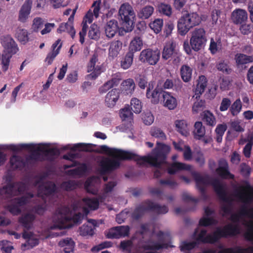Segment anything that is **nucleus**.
Masks as SVG:
<instances>
[{"label": "nucleus", "instance_id": "4", "mask_svg": "<svg viewBox=\"0 0 253 253\" xmlns=\"http://www.w3.org/2000/svg\"><path fill=\"white\" fill-rule=\"evenodd\" d=\"M1 43L4 49V53L1 57L2 70L6 72L9 67L10 59L12 55L18 50V47L14 40L9 36H3L1 39Z\"/></svg>", "mask_w": 253, "mask_h": 253}, {"label": "nucleus", "instance_id": "57", "mask_svg": "<svg viewBox=\"0 0 253 253\" xmlns=\"http://www.w3.org/2000/svg\"><path fill=\"white\" fill-rule=\"evenodd\" d=\"M78 184L75 180H69L62 182L61 187L67 191H70L75 189Z\"/></svg>", "mask_w": 253, "mask_h": 253}, {"label": "nucleus", "instance_id": "55", "mask_svg": "<svg viewBox=\"0 0 253 253\" xmlns=\"http://www.w3.org/2000/svg\"><path fill=\"white\" fill-rule=\"evenodd\" d=\"M16 36L18 40L23 43H26L29 41L28 33L26 29H18L16 33Z\"/></svg>", "mask_w": 253, "mask_h": 253}, {"label": "nucleus", "instance_id": "25", "mask_svg": "<svg viewBox=\"0 0 253 253\" xmlns=\"http://www.w3.org/2000/svg\"><path fill=\"white\" fill-rule=\"evenodd\" d=\"M176 44L173 42H169L165 45L162 52V58L167 60L172 57H174L177 53L176 49Z\"/></svg>", "mask_w": 253, "mask_h": 253}, {"label": "nucleus", "instance_id": "9", "mask_svg": "<svg viewBox=\"0 0 253 253\" xmlns=\"http://www.w3.org/2000/svg\"><path fill=\"white\" fill-rule=\"evenodd\" d=\"M26 189V186L22 182L9 183L0 189V197L2 199L11 198L18 194L23 193Z\"/></svg>", "mask_w": 253, "mask_h": 253}, {"label": "nucleus", "instance_id": "30", "mask_svg": "<svg viewBox=\"0 0 253 253\" xmlns=\"http://www.w3.org/2000/svg\"><path fill=\"white\" fill-rule=\"evenodd\" d=\"M121 90L126 95H131L134 91L135 84L132 79L124 80L121 84Z\"/></svg>", "mask_w": 253, "mask_h": 253}, {"label": "nucleus", "instance_id": "54", "mask_svg": "<svg viewBox=\"0 0 253 253\" xmlns=\"http://www.w3.org/2000/svg\"><path fill=\"white\" fill-rule=\"evenodd\" d=\"M88 37L93 40H97L100 37V32L98 26L96 24H92L88 31Z\"/></svg>", "mask_w": 253, "mask_h": 253}, {"label": "nucleus", "instance_id": "26", "mask_svg": "<svg viewBox=\"0 0 253 253\" xmlns=\"http://www.w3.org/2000/svg\"><path fill=\"white\" fill-rule=\"evenodd\" d=\"M223 190L224 191L223 198L220 196L218 197L221 201L226 203L227 205L222 206L221 208V211L225 214H231L232 211V202L233 200L228 196V193L225 187L223 188Z\"/></svg>", "mask_w": 253, "mask_h": 253}, {"label": "nucleus", "instance_id": "49", "mask_svg": "<svg viewBox=\"0 0 253 253\" xmlns=\"http://www.w3.org/2000/svg\"><path fill=\"white\" fill-rule=\"evenodd\" d=\"M217 69L224 74L229 75L231 73L232 70L228 64V62L225 60L220 61L216 66Z\"/></svg>", "mask_w": 253, "mask_h": 253}, {"label": "nucleus", "instance_id": "19", "mask_svg": "<svg viewBox=\"0 0 253 253\" xmlns=\"http://www.w3.org/2000/svg\"><path fill=\"white\" fill-rule=\"evenodd\" d=\"M231 19L234 24L244 23L248 19L247 12L243 9L237 8L232 12Z\"/></svg>", "mask_w": 253, "mask_h": 253}, {"label": "nucleus", "instance_id": "11", "mask_svg": "<svg viewBox=\"0 0 253 253\" xmlns=\"http://www.w3.org/2000/svg\"><path fill=\"white\" fill-rule=\"evenodd\" d=\"M161 53L158 49L153 50L148 48L142 50L139 56V60L144 64L155 65L158 62Z\"/></svg>", "mask_w": 253, "mask_h": 253}, {"label": "nucleus", "instance_id": "31", "mask_svg": "<svg viewBox=\"0 0 253 253\" xmlns=\"http://www.w3.org/2000/svg\"><path fill=\"white\" fill-rule=\"evenodd\" d=\"M142 46L143 41L141 37L135 36L129 44L128 52L134 55L135 52L141 49Z\"/></svg>", "mask_w": 253, "mask_h": 253}, {"label": "nucleus", "instance_id": "51", "mask_svg": "<svg viewBox=\"0 0 253 253\" xmlns=\"http://www.w3.org/2000/svg\"><path fill=\"white\" fill-rule=\"evenodd\" d=\"M242 105L240 99H237L231 105L230 112L232 116H237L241 111Z\"/></svg>", "mask_w": 253, "mask_h": 253}, {"label": "nucleus", "instance_id": "63", "mask_svg": "<svg viewBox=\"0 0 253 253\" xmlns=\"http://www.w3.org/2000/svg\"><path fill=\"white\" fill-rule=\"evenodd\" d=\"M194 155L195 161L197 163L201 166L204 165L205 160L204 155L200 149L194 151Z\"/></svg>", "mask_w": 253, "mask_h": 253}, {"label": "nucleus", "instance_id": "58", "mask_svg": "<svg viewBox=\"0 0 253 253\" xmlns=\"http://www.w3.org/2000/svg\"><path fill=\"white\" fill-rule=\"evenodd\" d=\"M131 110L136 114L141 112L142 109L141 103L136 98H132L130 101Z\"/></svg>", "mask_w": 253, "mask_h": 253}, {"label": "nucleus", "instance_id": "14", "mask_svg": "<svg viewBox=\"0 0 253 253\" xmlns=\"http://www.w3.org/2000/svg\"><path fill=\"white\" fill-rule=\"evenodd\" d=\"M155 83L154 81H151L148 84L146 91V97L150 99L152 103L156 104L159 102L161 95L163 96L164 92H166L161 87L157 86L153 90Z\"/></svg>", "mask_w": 253, "mask_h": 253}, {"label": "nucleus", "instance_id": "6", "mask_svg": "<svg viewBox=\"0 0 253 253\" xmlns=\"http://www.w3.org/2000/svg\"><path fill=\"white\" fill-rule=\"evenodd\" d=\"M59 154V150L56 148L45 149L44 147L39 146L33 149L32 152L26 158V161L42 162L44 160L45 157L47 160L52 161Z\"/></svg>", "mask_w": 253, "mask_h": 253}, {"label": "nucleus", "instance_id": "15", "mask_svg": "<svg viewBox=\"0 0 253 253\" xmlns=\"http://www.w3.org/2000/svg\"><path fill=\"white\" fill-rule=\"evenodd\" d=\"M216 173L223 179H233L234 175L229 170V165L227 161L223 158L218 161V167L215 169Z\"/></svg>", "mask_w": 253, "mask_h": 253}, {"label": "nucleus", "instance_id": "8", "mask_svg": "<svg viewBox=\"0 0 253 253\" xmlns=\"http://www.w3.org/2000/svg\"><path fill=\"white\" fill-rule=\"evenodd\" d=\"M240 233L238 225L231 224L225 226L222 229L218 228L212 234H209V244H213L222 237L227 236H235Z\"/></svg>", "mask_w": 253, "mask_h": 253}, {"label": "nucleus", "instance_id": "22", "mask_svg": "<svg viewBox=\"0 0 253 253\" xmlns=\"http://www.w3.org/2000/svg\"><path fill=\"white\" fill-rule=\"evenodd\" d=\"M148 203V200H147L136 207L131 215L133 219H139L144 215L146 212L150 211Z\"/></svg>", "mask_w": 253, "mask_h": 253}, {"label": "nucleus", "instance_id": "23", "mask_svg": "<svg viewBox=\"0 0 253 253\" xmlns=\"http://www.w3.org/2000/svg\"><path fill=\"white\" fill-rule=\"evenodd\" d=\"M60 42L61 40L58 39L52 44V51L47 54L44 60V62L47 63V65H51L55 58L59 54L60 50L62 47V43H60Z\"/></svg>", "mask_w": 253, "mask_h": 253}, {"label": "nucleus", "instance_id": "60", "mask_svg": "<svg viewBox=\"0 0 253 253\" xmlns=\"http://www.w3.org/2000/svg\"><path fill=\"white\" fill-rule=\"evenodd\" d=\"M146 28V23L144 21L138 22L136 24V29L135 30V36L141 37L144 33Z\"/></svg>", "mask_w": 253, "mask_h": 253}, {"label": "nucleus", "instance_id": "10", "mask_svg": "<svg viewBox=\"0 0 253 253\" xmlns=\"http://www.w3.org/2000/svg\"><path fill=\"white\" fill-rule=\"evenodd\" d=\"M34 196L32 193L28 192L25 196L12 199L5 208L13 215H18L21 212L20 207L27 205Z\"/></svg>", "mask_w": 253, "mask_h": 253}, {"label": "nucleus", "instance_id": "43", "mask_svg": "<svg viewBox=\"0 0 253 253\" xmlns=\"http://www.w3.org/2000/svg\"><path fill=\"white\" fill-rule=\"evenodd\" d=\"M192 69L187 65H183L180 68V75L184 82H188L192 77Z\"/></svg>", "mask_w": 253, "mask_h": 253}, {"label": "nucleus", "instance_id": "39", "mask_svg": "<svg viewBox=\"0 0 253 253\" xmlns=\"http://www.w3.org/2000/svg\"><path fill=\"white\" fill-rule=\"evenodd\" d=\"M133 113L129 106H126L120 111V116L123 121H127L131 123L133 121Z\"/></svg>", "mask_w": 253, "mask_h": 253}, {"label": "nucleus", "instance_id": "16", "mask_svg": "<svg viewBox=\"0 0 253 253\" xmlns=\"http://www.w3.org/2000/svg\"><path fill=\"white\" fill-rule=\"evenodd\" d=\"M119 160H122L114 157V159L106 158L100 162V172L105 174L111 172L118 168L120 166Z\"/></svg>", "mask_w": 253, "mask_h": 253}, {"label": "nucleus", "instance_id": "56", "mask_svg": "<svg viewBox=\"0 0 253 253\" xmlns=\"http://www.w3.org/2000/svg\"><path fill=\"white\" fill-rule=\"evenodd\" d=\"M150 133L152 136L161 139L162 140L166 139L165 133L160 128L153 127L151 128Z\"/></svg>", "mask_w": 253, "mask_h": 253}, {"label": "nucleus", "instance_id": "33", "mask_svg": "<svg viewBox=\"0 0 253 253\" xmlns=\"http://www.w3.org/2000/svg\"><path fill=\"white\" fill-rule=\"evenodd\" d=\"M11 167L14 169H22L26 165V161L21 157L17 155H13L10 158Z\"/></svg>", "mask_w": 253, "mask_h": 253}, {"label": "nucleus", "instance_id": "61", "mask_svg": "<svg viewBox=\"0 0 253 253\" xmlns=\"http://www.w3.org/2000/svg\"><path fill=\"white\" fill-rule=\"evenodd\" d=\"M121 80V75L120 73H118L113 75L112 79L108 81L107 83L110 85V87L113 88L118 86Z\"/></svg>", "mask_w": 253, "mask_h": 253}, {"label": "nucleus", "instance_id": "29", "mask_svg": "<svg viewBox=\"0 0 253 253\" xmlns=\"http://www.w3.org/2000/svg\"><path fill=\"white\" fill-rule=\"evenodd\" d=\"M123 43L119 40L112 41L109 48V57L114 59L119 55L122 49Z\"/></svg>", "mask_w": 253, "mask_h": 253}, {"label": "nucleus", "instance_id": "1", "mask_svg": "<svg viewBox=\"0 0 253 253\" xmlns=\"http://www.w3.org/2000/svg\"><path fill=\"white\" fill-rule=\"evenodd\" d=\"M96 146V145L91 143H79L75 144L71 150L105 153L113 155L116 158L121 160H133L140 165L145 163H148L151 166L158 169L161 168V165L166 163L167 155L170 150L169 146L160 142H157V146L152 150V155L140 156L129 151L110 148L106 145H101L99 149H94L93 148Z\"/></svg>", "mask_w": 253, "mask_h": 253}, {"label": "nucleus", "instance_id": "5", "mask_svg": "<svg viewBox=\"0 0 253 253\" xmlns=\"http://www.w3.org/2000/svg\"><path fill=\"white\" fill-rule=\"evenodd\" d=\"M135 17L133 9L128 3H124L121 5L119 10V19L126 32H130L133 29Z\"/></svg>", "mask_w": 253, "mask_h": 253}, {"label": "nucleus", "instance_id": "42", "mask_svg": "<svg viewBox=\"0 0 253 253\" xmlns=\"http://www.w3.org/2000/svg\"><path fill=\"white\" fill-rule=\"evenodd\" d=\"M154 11V8L152 6L146 5L140 10L137 15L139 18L147 19L152 15Z\"/></svg>", "mask_w": 253, "mask_h": 253}, {"label": "nucleus", "instance_id": "18", "mask_svg": "<svg viewBox=\"0 0 253 253\" xmlns=\"http://www.w3.org/2000/svg\"><path fill=\"white\" fill-rule=\"evenodd\" d=\"M121 93L119 88H113L109 91L105 97V104L109 108H113L118 101Z\"/></svg>", "mask_w": 253, "mask_h": 253}, {"label": "nucleus", "instance_id": "20", "mask_svg": "<svg viewBox=\"0 0 253 253\" xmlns=\"http://www.w3.org/2000/svg\"><path fill=\"white\" fill-rule=\"evenodd\" d=\"M32 0H26L19 12L18 20L22 23H25L28 20L32 5Z\"/></svg>", "mask_w": 253, "mask_h": 253}, {"label": "nucleus", "instance_id": "37", "mask_svg": "<svg viewBox=\"0 0 253 253\" xmlns=\"http://www.w3.org/2000/svg\"><path fill=\"white\" fill-rule=\"evenodd\" d=\"M198 229H195L193 236H196V241L197 244L202 243L204 244L209 243V234L206 236L207 231L206 229H202L200 233L197 234Z\"/></svg>", "mask_w": 253, "mask_h": 253}, {"label": "nucleus", "instance_id": "52", "mask_svg": "<svg viewBox=\"0 0 253 253\" xmlns=\"http://www.w3.org/2000/svg\"><path fill=\"white\" fill-rule=\"evenodd\" d=\"M56 190V185L52 182H48L43 186V192L46 196H49L53 194Z\"/></svg>", "mask_w": 253, "mask_h": 253}, {"label": "nucleus", "instance_id": "40", "mask_svg": "<svg viewBox=\"0 0 253 253\" xmlns=\"http://www.w3.org/2000/svg\"><path fill=\"white\" fill-rule=\"evenodd\" d=\"M203 121L207 125L214 126L216 125V120L214 116L209 111H205L201 115Z\"/></svg>", "mask_w": 253, "mask_h": 253}, {"label": "nucleus", "instance_id": "35", "mask_svg": "<svg viewBox=\"0 0 253 253\" xmlns=\"http://www.w3.org/2000/svg\"><path fill=\"white\" fill-rule=\"evenodd\" d=\"M153 245H143L142 246V249L145 251H159L163 249H168V248L174 247L172 245H169L168 243L159 242H153Z\"/></svg>", "mask_w": 253, "mask_h": 253}, {"label": "nucleus", "instance_id": "44", "mask_svg": "<svg viewBox=\"0 0 253 253\" xmlns=\"http://www.w3.org/2000/svg\"><path fill=\"white\" fill-rule=\"evenodd\" d=\"M157 10L161 14L169 17L172 14V7L169 4L161 2L158 4Z\"/></svg>", "mask_w": 253, "mask_h": 253}, {"label": "nucleus", "instance_id": "24", "mask_svg": "<svg viewBox=\"0 0 253 253\" xmlns=\"http://www.w3.org/2000/svg\"><path fill=\"white\" fill-rule=\"evenodd\" d=\"M35 219L36 216L34 214L27 213L19 217L18 222L24 229L29 230L33 226Z\"/></svg>", "mask_w": 253, "mask_h": 253}, {"label": "nucleus", "instance_id": "59", "mask_svg": "<svg viewBox=\"0 0 253 253\" xmlns=\"http://www.w3.org/2000/svg\"><path fill=\"white\" fill-rule=\"evenodd\" d=\"M94 228L88 225L84 224L80 228V234L82 236L90 235L94 234Z\"/></svg>", "mask_w": 253, "mask_h": 253}, {"label": "nucleus", "instance_id": "36", "mask_svg": "<svg viewBox=\"0 0 253 253\" xmlns=\"http://www.w3.org/2000/svg\"><path fill=\"white\" fill-rule=\"evenodd\" d=\"M103 198L102 196L98 198H86L83 199V202L91 210H97L99 206V202H102Z\"/></svg>", "mask_w": 253, "mask_h": 253}, {"label": "nucleus", "instance_id": "46", "mask_svg": "<svg viewBox=\"0 0 253 253\" xmlns=\"http://www.w3.org/2000/svg\"><path fill=\"white\" fill-rule=\"evenodd\" d=\"M245 142H248L243 149V153L246 158H249L251 156L252 148L253 145V135L249 134L247 138L244 139Z\"/></svg>", "mask_w": 253, "mask_h": 253}, {"label": "nucleus", "instance_id": "50", "mask_svg": "<svg viewBox=\"0 0 253 253\" xmlns=\"http://www.w3.org/2000/svg\"><path fill=\"white\" fill-rule=\"evenodd\" d=\"M175 124L177 130L182 135L186 136L188 133V128L186 121L184 120H177Z\"/></svg>", "mask_w": 253, "mask_h": 253}, {"label": "nucleus", "instance_id": "12", "mask_svg": "<svg viewBox=\"0 0 253 253\" xmlns=\"http://www.w3.org/2000/svg\"><path fill=\"white\" fill-rule=\"evenodd\" d=\"M253 187L246 182L244 186H241L235 190V196L245 204H250L253 200Z\"/></svg>", "mask_w": 253, "mask_h": 253}, {"label": "nucleus", "instance_id": "28", "mask_svg": "<svg viewBox=\"0 0 253 253\" xmlns=\"http://www.w3.org/2000/svg\"><path fill=\"white\" fill-rule=\"evenodd\" d=\"M119 29L118 23L116 20L108 21L105 27L106 35L109 38H113L117 33Z\"/></svg>", "mask_w": 253, "mask_h": 253}, {"label": "nucleus", "instance_id": "32", "mask_svg": "<svg viewBox=\"0 0 253 253\" xmlns=\"http://www.w3.org/2000/svg\"><path fill=\"white\" fill-rule=\"evenodd\" d=\"M58 245L64 248L65 253H71L74 252L75 246V243L71 238H66L61 240Z\"/></svg>", "mask_w": 253, "mask_h": 253}, {"label": "nucleus", "instance_id": "34", "mask_svg": "<svg viewBox=\"0 0 253 253\" xmlns=\"http://www.w3.org/2000/svg\"><path fill=\"white\" fill-rule=\"evenodd\" d=\"M163 98L164 106L169 110H173L177 106L176 99L168 92H164Z\"/></svg>", "mask_w": 253, "mask_h": 253}, {"label": "nucleus", "instance_id": "3", "mask_svg": "<svg viewBox=\"0 0 253 253\" xmlns=\"http://www.w3.org/2000/svg\"><path fill=\"white\" fill-rule=\"evenodd\" d=\"M206 31L203 28H195L191 32L190 43L187 41L183 43V48L187 54L190 55L192 50L198 51L203 48L207 42Z\"/></svg>", "mask_w": 253, "mask_h": 253}, {"label": "nucleus", "instance_id": "17", "mask_svg": "<svg viewBox=\"0 0 253 253\" xmlns=\"http://www.w3.org/2000/svg\"><path fill=\"white\" fill-rule=\"evenodd\" d=\"M130 228L128 226H119L111 228L107 235L109 239H119L127 236Z\"/></svg>", "mask_w": 253, "mask_h": 253}, {"label": "nucleus", "instance_id": "13", "mask_svg": "<svg viewBox=\"0 0 253 253\" xmlns=\"http://www.w3.org/2000/svg\"><path fill=\"white\" fill-rule=\"evenodd\" d=\"M62 219L59 221L58 223L54 225L52 229L57 228L60 229H69L71 228L74 224H78L81 223L82 220V215L81 213L75 214L72 217H69L66 215H61Z\"/></svg>", "mask_w": 253, "mask_h": 253}, {"label": "nucleus", "instance_id": "2", "mask_svg": "<svg viewBox=\"0 0 253 253\" xmlns=\"http://www.w3.org/2000/svg\"><path fill=\"white\" fill-rule=\"evenodd\" d=\"M192 175L195 181L197 189L203 197L205 198L207 197L205 186L211 185L212 186L217 195L223 198L224 191L223 190V188L225 186L219 179H211L209 175L202 176L200 173L196 171L192 172Z\"/></svg>", "mask_w": 253, "mask_h": 253}, {"label": "nucleus", "instance_id": "7", "mask_svg": "<svg viewBox=\"0 0 253 253\" xmlns=\"http://www.w3.org/2000/svg\"><path fill=\"white\" fill-rule=\"evenodd\" d=\"M200 22V18L197 13L184 14L178 21V31L180 35H185L191 28L199 25Z\"/></svg>", "mask_w": 253, "mask_h": 253}, {"label": "nucleus", "instance_id": "45", "mask_svg": "<svg viewBox=\"0 0 253 253\" xmlns=\"http://www.w3.org/2000/svg\"><path fill=\"white\" fill-rule=\"evenodd\" d=\"M193 132L195 138L197 139L200 140L204 136L205 134V129L201 122H197L195 123Z\"/></svg>", "mask_w": 253, "mask_h": 253}, {"label": "nucleus", "instance_id": "64", "mask_svg": "<svg viewBox=\"0 0 253 253\" xmlns=\"http://www.w3.org/2000/svg\"><path fill=\"white\" fill-rule=\"evenodd\" d=\"M241 26L239 28V30L241 33L242 34L244 35H248L249 34H250L252 30L253 29V25L251 24H245L243 23L242 24H240Z\"/></svg>", "mask_w": 253, "mask_h": 253}, {"label": "nucleus", "instance_id": "62", "mask_svg": "<svg viewBox=\"0 0 253 253\" xmlns=\"http://www.w3.org/2000/svg\"><path fill=\"white\" fill-rule=\"evenodd\" d=\"M43 25V20L40 17H36L34 19L32 28L34 32H38L41 29Z\"/></svg>", "mask_w": 253, "mask_h": 253}, {"label": "nucleus", "instance_id": "27", "mask_svg": "<svg viewBox=\"0 0 253 253\" xmlns=\"http://www.w3.org/2000/svg\"><path fill=\"white\" fill-rule=\"evenodd\" d=\"M191 169V166L180 162H173L167 169V172L170 175L174 174L179 170H185L190 171Z\"/></svg>", "mask_w": 253, "mask_h": 253}, {"label": "nucleus", "instance_id": "41", "mask_svg": "<svg viewBox=\"0 0 253 253\" xmlns=\"http://www.w3.org/2000/svg\"><path fill=\"white\" fill-rule=\"evenodd\" d=\"M35 145L32 144H21L18 145L10 144L7 146V148L14 152H19L23 150H28L32 152Z\"/></svg>", "mask_w": 253, "mask_h": 253}, {"label": "nucleus", "instance_id": "38", "mask_svg": "<svg viewBox=\"0 0 253 253\" xmlns=\"http://www.w3.org/2000/svg\"><path fill=\"white\" fill-rule=\"evenodd\" d=\"M148 204L150 211H155L158 214H165L168 212V208L165 205L161 206L150 200H148Z\"/></svg>", "mask_w": 253, "mask_h": 253}, {"label": "nucleus", "instance_id": "47", "mask_svg": "<svg viewBox=\"0 0 253 253\" xmlns=\"http://www.w3.org/2000/svg\"><path fill=\"white\" fill-rule=\"evenodd\" d=\"M87 169L86 164H82L80 166L74 169H70L67 171V174L70 176L82 175L85 173Z\"/></svg>", "mask_w": 253, "mask_h": 253}, {"label": "nucleus", "instance_id": "21", "mask_svg": "<svg viewBox=\"0 0 253 253\" xmlns=\"http://www.w3.org/2000/svg\"><path fill=\"white\" fill-rule=\"evenodd\" d=\"M234 60L238 68L245 69L246 64L253 62V57L244 53H238L235 55Z\"/></svg>", "mask_w": 253, "mask_h": 253}, {"label": "nucleus", "instance_id": "48", "mask_svg": "<svg viewBox=\"0 0 253 253\" xmlns=\"http://www.w3.org/2000/svg\"><path fill=\"white\" fill-rule=\"evenodd\" d=\"M133 57L132 53L127 52L121 61V67L125 70L128 69L132 64Z\"/></svg>", "mask_w": 253, "mask_h": 253}, {"label": "nucleus", "instance_id": "53", "mask_svg": "<svg viewBox=\"0 0 253 253\" xmlns=\"http://www.w3.org/2000/svg\"><path fill=\"white\" fill-rule=\"evenodd\" d=\"M149 26L155 33L158 34L162 30L163 26V20L160 18L156 19L153 22H151Z\"/></svg>", "mask_w": 253, "mask_h": 253}]
</instances>
